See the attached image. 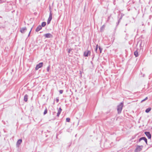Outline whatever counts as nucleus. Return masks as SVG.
<instances>
[{
    "mask_svg": "<svg viewBox=\"0 0 152 152\" xmlns=\"http://www.w3.org/2000/svg\"><path fill=\"white\" fill-rule=\"evenodd\" d=\"M123 102H121L117 106V110L118 114L120 113L121 112L123 106Z\"/></svg>",
    "mask_w": 152,
    "mask_h": 152,
    "instance_id": "obj_1",
    "label": "nucleus"
},
{
    "mask_svg": "<svg viewBox=\"0 0 152 152\" xmlns=\"http://www.w3.org/2000/svg\"><path fill=\"white\" fill-rule=\"evenodd\" d=\"M43 63L42 62L40 63L37 64L35 67V70H37L39 68L42 67L43 66Z\"/></svg>",
    "mask_w": 152,
    "mask_h": 152,
    "instance_id": "obj_2",
    "label": "nucleus"
},
{
    "mask_svg": "<svg viewBox=\"0 0 152 152\" xmlns=\"http://www.w3.org/2000/svg\"><path fill=\"white\" fill-rule=\"evenodd\" d=\"M90 51L88 50H86L84 52V56L85 57H88L89 55H90Z\"/></svg>",
    "mask_w": 152,
    "mask_h": 152,
    "instance_id": "obj_3",
    "label": "nucleus"
},
{
    "mask_svg": "<svg viewBox=\"0 0 152 152\" xmlns=\"http://www.w3.org/2000/svg\"><path fill=\"white\" fill-rule=\"evenodd\" d=\"M143 147V146H137L135 149L134 151L135 152H137L138 151H140L142 148Z\"/></svg>",
    "mask_w": 152,
    "mask_h": 152,
    "instance_id": "obj_4",
    "label": "nucleus"
},
{
    "mask_svg": "<svg viewBox=\"0 0 152 152\" xmlns=\"http://www.w3.org/2000/svg\"><path fill=\"white\" fill-rule=\"evenodd\" d=\"M145 134L147 136L148 139H151V135L149 132H145Z\"/></svg>",
    "mask_w": 152,
    "mask_h": 152,
    "instance_id": "obj_5",
    "label": "nucleus"
},
{
    "mask_svg": "<svg viewBox=\"0 0 152 152\" xmlns=\"http://www.w3.org/2000/svg\"><path fill=\"white\" fill-rule=\"evenodd\" d=\"M144 140L145 141V142H146V143L147 144V139L145 137H142L140 138L139 140V142H140L141 141V140Z\"/></svg>",
    "mask_w": 152,
    "mask_h": 152,
    "instance_id": "obj_6",
    "label": "nucleus"
},
{
    "mask_svg": "<svg viewBox=\"0 0 152 152\" xmlns=\"http://www.w3.org/2000/svg\"><path fill=\"white\" fill-rule=\"evenodd\" d=\"M44 36L47 38H50L52 37V35L50 33H47L44 35Z\"/></svg>",
    "mask_w": 152,
    "mask_h": 152,
    "instance_id": "obj_7",
    "label": "nucleus"
},
{
    "mask_svg": "<svg viewBox=\"0 0 152 152\" xmlns=\"http://www.w3.org/2000/svg\"><path fill=\"white\" fill-rule=\"evenodd\" d=\"M26 27H24L21 28L20 31L22 33H24L26 30Z\"/></svg>",
    "mask_w": 152,
    "mask_h": 152,
    "instance_id": "obj_8",
    "label": "nucleus"
},
{
    "mask_svg": "<svg viewBox=\"0 0 152 152\" xmlns=\"http://www.w3.org/2000/svg\"><path fill=\"white\" fill-rule=\"evenodd\" d=\"M62 111V109L61 107H60L58 110V113H57V116L58 117H59Z\"/></svg>",
    "mask_w": 152,
    "mask_h": 152,
    "instance_id": "obj_9",
    "label": "nucleus"
},
{
    "mask_svg": "<svg viewBox=\"0 0 152 152\" xmlns=\"http://www.w3.org/2000/svg\"><path fill=\"white\" fill-rule=\"evenodd\" d=\"M42 28V26L39 25L38 26L37 28H36V31L37 32H38Z\"/></svg>",
    "mask_w": 152,
    "mask_h": 152,
    "instance_id": "obj_10",
    "label": "nucleus"
},
{
    "mask_svg": "<svg viewBox=\"0 0 152 152\" xmlns=\"http://www.w3.org/2000/svg\"><path fill=\"white\" fill-rule=\"evenodd\" d=\"M28 95L27 94H26L24 96V100L25 102H26L27 101L28 99Z\"/></svg>",
    "mask_w": 152,
    "mask_h": 152,
    "instance_id": "obj_11",
    "label": "nucleus"
},
{
    "mask_svg": "<svg viewBox=\"0 0 152 152\" xmlns=\"http://www.w3.org/2000/svg\"><path fill=\"white\" fill-rule=\"evenodd\" d=\"M22 140L21 139H19L17 142V145H20L22 142Z\"/></svg>",
    "mask_w": 152,
    "mask_h": 152,
    "instance_id": "obj_12",
    "label": "nucleus"
},
{
    "mask_svg": "<svg viewBox=\"0 0 152 152\" xmlns=\"http://www.w3.org/2000/svg\"><path fill=\"white\" fill-rule=\"evenodd\" d=\"M134 54L136 57H137L138 56V53L137 51H135L134 53Z\"/></svg>",
    "mask_w": 152,
    "mask_h": 152,
    "instance_id": "obj_13",
    "label": "nucleus"
},
{
    "mask_svg": "<svg viewBox=\"0 0 152 152\" xmlns=\"http://www.w3.org/2000/svg\"><path fill=\"white\" fill-rule=\"evenodd\" d=\"M151 108L150 107H149L145 111L146 113H148L151 110Z\"/></svg>",
    "mask_w": 152,
    "mask_h": 152,
    "instance_id": "obj_14",
    "label": "nucleus"
},
{
    "mask_svg": "<svg viewBox=\"0 0 152 152\" xmlns=\"http://www.w3.org/2000/svg\"><path fill=\"white\" fill-rule=\"evenodd\" d=\"M50 13L49 14V18H50L52 19V11L51 10H50Z\"/></svg>",
    "mask_w": 152,
    "mask_h": 152,
    "instance_id": "obj_15",
    "label": "nucleus"
},
{
    "mask_svg": "<svg viewBox=\"0 0 152 152\" xmlns=\"http://www.w3.org/2000/svg\"><path fill=\"white\" fill-rule=\"evenodd\" d=\"M105 27V26L104 25H103L101 28V31H103Z\"/></svg>",
    "mask_w": 152,
    "mask_h": 152,
    "instance_id": "obj_16",
    "label": "nucleus"
},
{
    "mask_svg": "<svg viewBox=\"0 0 152 152\" xmlns=\"http://www.w3.org/2000/svg\"><path fill=\"white\" fill-rule=\"evenodd\" d=\"M52 19L50 18H48L47 21V24H49L51 21Z\"/></svg>",
    "mask_w": 152,
    "mask_h": 152,
    "instance_id": "obj_17",
    "label": "nucleus"
},
{
    "mask_svg": "<svg viewBox=\"0 0 152 152\" xmlns=\"http://www.w3.org/2000/svg\"><path fill=\"white\" fill-rule=\"evenodd\" d=\"M46 25V23L45 22H43L42 23V26L44 27Z\"/></svg>",
    "mask_w": 152,
    "mask_h": 152,
    "instance_id": "obj_18",
    "label": "nucleus"
},
{
    "mask_svg": "<svg viewBox=\"0 0 152 152\" xmlns=\"http://www.w3.org/2000/svg\"><path fill=\"white\" fill-rule=\"evenodd\" d=\"M50 65L49 66L47 67V72H49V71L50 70Z\"/></svg>",
    "mask_w": 152,
    "mask_h": 152,
    "instance_id": "obj_19",
    "label": "nucleus"
},
{
    "mask_svg": "<svg viewBox=\"0 0 152 152\" xmlns=\"http://www.w3.org/2000/svg\"><path fill=\"white\" fill-rule=\"evenodd\" d=\"M47 113V109H46L45 111H44V115H45Z\"/></svg>",
    "mask_w": 152,
    "mask_h": 152,
    "instance_id": "obj_20",
    "label": "nucleus"
},
{
    "mask_svg": "<svg viewBox=\"0 0 152 152\" xmlns=\"http://www.w3.org/2000/svg\"><path fill=\"white\" fill-rule=\"evenodd\" d=\"M70 121V118H67L66 119V122H69Z\"/></svg>",
    "mask_w": 152,
    "mask_h": 152,
    "instance_id": "obj_21",
    "label": "nucleus"
},
{
    "mask_svg": "<svg viewBox=\"0 0 152 152\" xmlns=\"http://www.w3.org/2000/svg\"><path fill=\"white\" fill-rule=\"evenodd\" d=\"M99 50H100V53H102V48H101L100 47H99Z\"/></svg>",
    "mask_w": 152,
    "mask_h": 152,
    "instance_id": "obj_22",
    "label": "nucleus"
},
{
    "mask_svg": "<svg viewBox=\"0 0 152 152\" xmlns=\"http://www.w3.org/2000/svg\"><path fill=\"white\" fill-rule=\"evenodd\" d=\"M147 99H148V97H146V98H145L144 99H143V100H142L141 101V102H143L144 101H145V100H147Z\"/></svg>",
    "mask_w": 152,
    "mask_h": 152,
    "instance_id": "obj_23",
    "label": "nucleus"
},
{
    "mask_svg": "<svg viewBox=\"0 0 152 152\" xmlns=\"http://www.w3.org/2000/svg\"><path fill=\"white\" fill-rule=\"evenodd\" d=\"M60 93L61 94H62L63 92V91L62 90H60L59 91Z\"/></svg>",
    "mask_w": 152,
    "mask_h": 152,
    "instance_id": "obj_24",
    "label": "nucleus"
},
{
    "mask_svg": "<svg viewBox=\"0 0 152 152\" xmlns=\"http://www.w3.org/2000/svg\"><path fill=\"white\" fill-rule=\"evenodd\" d=\"M56 101L57 102H58L59 101V99H58V98H56Z\"/></svg>",
    "mask_w": 152,
    "mask_h": 152,
    "instance_id": "obj_25",
    "label": "nucleus"
},
{
    "mask_svg": "<svg viewBox=\"0 0 152 152\" xmlns=\"http://www.w3.org/2000/svg\"><path fill=\"white\" fill-rule=\"evenodd\" d=\"M97 49H98V48H96L95 49V51H96V53H97Z\"/></svg>",
    "mask_w": 152,
    "mask_h": 152,
    "instance_id": "obj_26",
    "label": "nucleus"
},
{
    "mask_svg": "<svg viewBox=\"0 0 152 152\" xmlns=\"http://www.w3.org/2000/svg\"><path fill=\"white\" fill-rule=\"evenodd\" d=\"M32 29V28H31V30L30 31V32H29V34H28V36H29V35H30V32H31V30Z\"/></svg>",
    "mask_w": 152,
    "mask_h": 152,
    "instance_id": "obj_27",
    "label": "nucleus"
},
{
    "mask_svg": "<svg viewBox=\"0 0 152 152\" xmlns=\"http://www.w3.org/2000/svg\"><path fill=\"white\" fill-rule=\"evenodd\" d=\"M98 45H97L96 46V48H98Z\"/></svg>",
    "mask_w": 152,
    "mask_h": 152,
    "instance_id": "obj_28",
    "label": "nucleus"
},
{
    "mask_svg": "<svg viewBox=\"0 0 152 152\" xmlns=\"http://www.w3.org/2000/svg\"><path fill=\"white\" fill-rule=\"evenodd\" d=\"M70 50H69V53H70Z\"/></svg>",
    "mask_w": 152,
    "mask_h": 152,
    "instance_id": "obj_29",
    "label": "nucleus"
}]
</instances>
